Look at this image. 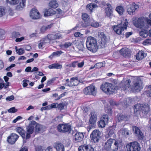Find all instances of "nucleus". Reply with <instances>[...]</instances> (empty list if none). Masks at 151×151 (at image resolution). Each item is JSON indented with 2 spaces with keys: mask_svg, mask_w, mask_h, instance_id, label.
<instances>
[{
  "mask_svg": "<svg viewBox=\"0 0 151 151\" xmlns=\"http://www.w3.org/2000/svg\"><path fill=\"white\" fill-rule=\"evenodd\" d=\"M36 131L37 132H41L44 130V127L40 124H37L36 125Z\"/></svg>",
  "mask_w": 151,
  "mask_h": 151,
  "instance_id": "nucleus-37",
  "label": "nucleus"
},
{
  "mask_svg": "<svg viewBox=\"0 0 151 151\" xmlns=\"http://www.w3.org/2000/svg\"><path fill=\"white\" fill-rule=\"evenodd\" d=\"M52 24H50L47 26L42 27L40 28V31L42 33L44 32L47 29L50 28L52 27Z\"/></svg>",
  "mask_w": 151,
  "mask_h": 151,
  "instance_id": "nucleus-39",
  "label": "nucleus"
},
{
  "mask_svg": "<svg viewBox=\"0 0 151 151\" xmlns=\"http://www.w3.org/2000/svg\"><path fill=\"white\" fill-rule=\"evenodd\" d=\"M74 36L76 37H83V34H81L79 32H77L74 34Z\"/></svg>",
  "mask_w": 151,
  "mask_h": 151,
  "instance_id": "nucleus-56",
  "label": "nucleus"
},
{
  "mask_svg": "<svg viewBox=\"0 0 151 151\" xmlns=\"http://www.w3.org/2000/svg\"><path fill=\"white\" fill-rule=\"evenodd\" d=\"M80 82V81L77 77L71 78L70 81L68 79H67V85L69 86H76Z\"/></svg>",
  "mask_w": 151,
  "mask_h": 151,
  "instance_id": "nucleus-15",
  "label": "nucleus"
},
{
  "mask_svg": "<svg viewBox=\"0 0 151 151\" xmlns=\"http://www.w3.org/2000/svg\"><path fill=\"white\" fill-rule=\"evenodd\" d=\"M56 12L54 10L51 9H46L45 10L44 15L45 17L52 16L56 14Z\"/></svg>",
  "mask_w": 151,
  "mask_h": 151,
  "instance_id": "nucleus-23",
  "label": "nucleus"
},
{
  "mask_svg": "<svg viewBox=\"0 0 151 151\" xmlns=\"http://www.w3.org/2000/svg\"><path fill=\"white\" fill-rule=\"evenodd\" d=\"M146 56L144 54L143 51H141L137 53L136 55V59L138 60H140L143 59Z\"/></svg>",
  "mask_w": 151,
  "mask_h": 151,
  "instance_id": "nucleus-34",
  "label": "nucleus"
},
{
  "mask_svg": "<svg viewBox=\"0 0 151 151\" xmlns=\"http://www.w3.org/2000/svg\"><path fill=\"white\" fill-rule=\"evenodd\" d=\"M30 17L34 19H37L40 17V15L38 10L35 9H32L30 12Z\"/></svg>",
  "mask_w": 151,
  "mask_h": 151,
  "instance_id": "nucleus-16",
  "label": "nucleus"
},
{
  "mask_svg": "<svg viewBox=\"0 0 151 151\" xmlns=\"http://www.w3.org/2000/svg\"><path fill=\"white\" fill-rule=\"evenodd\" d=\"M48 68L49 69H60L62 67L61 65L58 63H53L49 65Z\"/></svg>",
  "mask_w": 151,
  "mask_h": 151,
  "instance_id": "nucleus-36",
  "label": "nucleus"
},
{
  "mask_svg": "<svg viewBox=\"0 0 151 151\" xmlns=\"http://www.w3.org/2000/svg\"><path fill=\"white\" fill-rule=\"evenodd\" d=\"M118 121L119 122L127 121L129 120V116L119 114L118 115Z\"/></svg>",
  "mask_w": 151,
  "mask_h": 151,
  "instance_id": "nucleus-28",
  "label": "nucleus"
},
{
  "mask_svg": "<svg viewBox=\"0 0 151 151\" xmlns=\"http://www.w3.org/2000/svg\"><path fill=\"white\" fill-rule=\"evenodd\" d=\"M140 35L143 37H146L149 35V33L148 31L146 30H144L141 31L139 32Z\"/></svg>",
  "mask_w": 151,
  "mask_h": 151,
  "instance_id": "nucleus-40",
  "label": "nucleus"
},
{
  "mask_svg": "<svg viewBox=\"0 0 151 151\" xmlns=\"http://www.w3.org/2000/svg\"><path fill=\"white\" fill-rule=\"evenodd\" d=\"M148 90L146 91L147 95L148 96L151 97V85L148 87Z\"/></svg>",
  "mask_w": 151,
  "mask_h": 151,
  "instance_id": "nucleus-51",
  "label": "nucleus"
},
{
  "mask_svg": "<svg viewBox=\"0 0 151 151\" xmlns=\"http://www.w3.org/2000/svg\"><path fill=\"white\" fill-rule=\"evenodd\" d=\"M78 62L77 61H74L72 63L69 64V65H67V66L73 67H75L77 65H78Z\"/></svg>",
  "mask_w": 151,
  "mask_h": 151,
  "instance_id": "nucleus-52",
  "label": "nucleus"
},
{
  "mask_svg": "<svg viewBox=\"0 0 151 151\" xmlns=\"http://www.w3.org/2000/svg\"><path fill=\"white\" fill-rule=\"evenodd\" d=\"M120 54L123 56L128 58L131 55V52L129 49L127 48H123L120 51Z\"/></svg>",
  "mask_w": 151,
  "mask_h": 151,
  "instance_id": "nucleus-21",
  "label": "nucleus"
},
{
  "mask_svg": "<svg viewBox=\"0 0 151 151\" xmlns=\"http://www.w3.org/2000/svg\"><path fill=\"white\" fill-rule=\"evenodd\" d=\"M26 1V0H22L19 4L17 6L16 9L19 10L22 9L25 6Z\"/></svg>",
  "mask_w": 151,
  "mask_h": 151,
  "instance_id": "nucleus-35",
  "label": "nucleus"
},
{
  "mask_svg": "<svg viewBox=\"0 0 151 151\" xmlns=\"http://www.w3.org/2000/svg\"><path fill=\"white\" fill-rule=\"evenodd\" d=\"M83 92L86 95H92L93 96L96 95L95 87L93 85H91L85 88L83 90Z\"/></svg>",
  "mask_w": 151,
  "mask_h": 151,
  "instance_id": "nucleus-12",
  "label": "nucleus"
},
{
  "mask_svg": "<svg viewBox=\"0 0 151 151\" xmlns=\"http://www.w3.org/2000/svg\"><path fill=\"white\" fill-rule=\"evenodd\" d=\"M19 137V136L15 133H12L9 136L7 141L9 143L13 144H14Z\"/></svg>",
  "mask_w": 151,
  "mask_h": 151,
  "instance_id": "nucleus-18",
  "label": "nucleus"
},
{
  "mask_svg": "<svg viewBox=\"0 0 151 151\" xmlns=\"http://www.w3.org/2000/svg\"><path fill=\"white\" fill-rule=\"evenodd\" d=\"M17 111V110L14 107L11 108L8 110V112L10 113H14Z\"/></svg>",
  "mask_w": 151,
  "mask_h": 151,
  "instance_id": "nucleus-57",
  "label": "nucleus"
},
{
  "mask_svg": "<svg viewBox=\"0 0 151 151\" xmlns=\"http://www.w3.org/2000/svg\"><path fill=\"white\" fill-rule=\"evenodd\" d=\"M64 105L63 104L60 103L58 104V108L60 109V110L63 109L64 108Z\"/></svg>",
  "mask_w": 151,
  "mask_h": 151,
  "instance_id": "nucleus-63",
  "label": "nucleus"
},
{
  "mask_svg": "<svg viewBox=\"0 0 151 151\" xmlns=\"http://www.w3.org/2000/svg\"><path fill=\"white\" fill-rule=\"evenodd\" d=\"M98 36L99 38H100L98 41L99 44L101 47L103 48L105 46L106 43L109 41V38L103 32H99Z\"/></svg>",
  "mask_w": 151,
  "mask_h": 151,
  "instance_id": "nucleus-7",
  "label": "nucleus"
},
{
  "mask_svg": "<svg viewBox=\"0 0 151 151\" xmlns=\"http://www.w3.org/2000/svg\"><path fill=\"white\" fill-rule=\"evenodd\" d=\"M36 124V122L32 121L30 122L29 125L27 127L26 135L25 137L26 139H29L30 137V135L32 134L34 129V126Z\"/></svg>",
  "mask_w": 151,
  "mask_h": 151,
  "instance_id": "nucleus-9",
  "label": "nucleus"
},
{
  "mask_svg": "<svg viewBox=\"0 0 151 151\" xmlns=\"http://www.w3.org/2000/svg\"><path fill=\"white\" fill-rule=\"evenodd\" d=\"M16 131L21 135L23 139L25 138V131L23 128L21 127H17L16 129Z\"/></svg>",
  "mask_w": 151,
  "mask_h": 151,
  "instance_id": "nucleus-29",
  "label": "nucleus"
},
{
  "mask_svg": "<svg viewBox=\"0 0 151 151\" xmlns=\"http://www.w3.org/2000/svg\"><path fill=\"white\" fill-rule=\"evenodd\" d=\"M74 133V132L71 124H67V135L69 137H72Z\"/></svg>",
  "mask_w": 151,
  "mask_h": 151,
  "instance_id": "nucleus-25",
  "label": "nucleus"
},
{
  "mask_svg": "<svg viewBox=\"0 0 151 151\" xmlns=\"http://www.w3.org/2000/svg\"><path fill=\"white\" fill-rule=\"evenodd\" d=\"M79 151H93V148L89 145H84L80 146L78 147Z\"/></svg>",
  "mask_w": 151,
  "mask_h": 151,
  "instance_id": "nucleus-20",
  "label": "nucleus"
},
{
  "mask_svg": "<svg viewBox=\"0 0 151 151\" xmlns=\"http://www.w3.org/2000/svg\"><path fill=\"white\" fill-rule=\"evenodd\" d=\"M127 148L129 151H139L140 149V144L137 142L130 143L127 145Z\"/></svg>",
  "mask_w": 151,
  "mask_h": 151,
  "instance_id": "nucleus-8",
  "label": "nucleus"
},
{
  "mask_svg": "<svg viewBox=\"0 0 151 151\" xmlns=\"http://www.w3.org/2000/svg\"><path fill=\"white\" fill-rule=\"evenodd\" d=\"M6 1L11 5H15L19 2V0H6Z\"/></svg>",
  "mask_w": 151,
  "mask_h": 151,
  "instance_id": "nucleus-45",
  "label": "nucleus"
},
{
  "mask_svg": "<svg viewBox=\"0 0 151 151\" xmlns=\"http://www.w3.org/2000/svg\"><path fill=\"white\" fill-rule=\"evenodd\" d=\"M106 5L107 7H105V13L106 16L110 19L113 15V9L111 5L109 3H107Z\"/></svg>",
  "mask_w": 151,
  "mask_h": 151,
  "instance_id": "nucleus-14",
  "label": "nucleus"
},
{
  "mask_svg": "<svg viewBox=\"0 0 151 151\" xmlns=\"http://www.w3.org/2000/svg\"><path fill=\"white\" fill-rule=\"evenodd\" d=\"M128 25V22L126 21L123 24H120L116 26H113V29L117 34L122 35V33H123L122 32L124 30L126 29Z\"/></svg>",
  "mask_w": 151,
  "mask_h": 151,
  "instance_id": "nucleus-6",
  "label": "nucleus"
},
{
  "mask_svg": "<svg viewBox=\"0 0 151 151\" xmlns=\"http://www.w3.org/2000/svg\"><path fill=\"white\" fill-rule=\"evenodd\" d=\"M98 6L96 4L93 3H91L88 4L86 6L87 9L91 13L92 12V9L94 8L97 7Z\"/></svg>",
  "mask_w": 151,
  "mask_h": 151,
  "instance_id": "nucleus-33",
  "label": "nucleus"
},
{
  "mask_svg": "<svg viewBox=\"0 0 151 151\" xmlns=\"http://www.w3.org/2000/svg\"><path fill=\"white\" fill-rule=\"evenodd\" d=\"M63 53L61 50H59L56 52H53L50 56H49V58L50 59H52L54 57H58Z\"/></svg>",
  "mask_w": 151,
  "mask_h": 151,
  "instance_id": "nucleus-31",
  "label": "nucleus"
},
{
  "mask_svg": "<svg viewBox=\"0 0 151 151\" xmlns=\"http://www.w3.org/2000/svg\"><path fill=\"white\" fill-rule=\"evenodd\" d=\"M118 143L115 140L110 139L105 142L104 149L106 151H115L118 149Z\"/></svg>",
  "mask_w": 151,
  "mask_h": 151,
  "instance_id": "nucleus-4",
  "label": "nucleus"
},
{
  "mask_svg": "<svg viewBox=\"0 0 151 151\" xmlns=\"http://www.w3.org/2000/svg\"><path fill=\"white\" fill-rule=\"evenodd\" d=\"M142 88V81L139 79L134 81L133 85L131 87L132 91L135 92H139Z\"/></svg>",
  "mask_w": 151,
  "mask_h": 151,
  "instance_id": "nucleus-10",
  "label": "nucleus"
},
{
  "mask_svg": "<svg viewBox=\"0 0 151 151\" xmlns=\"http://www.w3.org/2000/svg\"><path fill=\"white\" fill-rule=\"evenodd\" d=\"M101 135V133L99 130L96 129L93 130L90 135L92 142H97L100 139Z\"/></svg>",
  "mask_w": 151,
  "mask_h": 151,
  "instance_id": "nucleus-11",
  "label": "nucleus"
},
{
  "mask_svg": "<svg viewBox=\"0 0 151 151\" xmlns=\"http://www.w3.org/2000/svg\"><path fill=\"white\" fill-rule=\"evenodd\" d=\"M144 43H145V45L146 44L151 45V39H148L145 40Z\"/></svg>",
  "mask_w": 151,
  "mask_h": 151,
  "instance_id": "nucleus-60",
  "label": "nucleus"
},
{
  "mask_svg": "<svg viewBox=\"0 0 151 151\" xmlns=\"http://www.w3.org/2000/svg\"><path fill=\"white\" fill-rule=\"evenodd\" d=\"M120 132L123 136L128 135L129 134L128 130L126 129H122L120 130Z\"/></svg>",
  "mask_w": 151,
  "mask_h": 151,
  "instance_id": "nucleus-44",
  "label": "nucleus"
},
{
  "mask_svg": "<svg viewBox=\"0 0 151 151\" xmlns=\"http://www.w3.org/2000/svg\"><path fill=\"white\" fill-rule=\"evenodd\" d=\"M22 119V117L20 116H18L15 119H14L13 121V123H15L18 120L21 119Z\"/></svg>",
  "mask_w": 151,
  "mask_h": 151,
  "instance_id": "nucleus-61",
  "label": "nucleus"
},
{
  "mask_svg": "<svg viewBox=\"0 0 151 151\" xmlns=\"http://www.w3.org/2000/svg\"><path fill=\"white\" fill-rule=\"evenodd\" d=\"M14 96H8L6 98V100L7 101H10L14 100Z\"/></svg>",
  "mask_w": 151,
  "mask_h": 151,
  "instance_id": "nucleus-59",
  "label": "nucleus"
},
{
  "mask_svg": "<svg viewBox=\"0 0 151 151\" xmlns=\"http://www.w3.org/2000/svg\"><path fill=\"white\" fill-rule=\"evenodd\" d=\"M55 147L58 151H64L65 148L63 145L59 142H57L55 144Z\"/></svg>",
  "mask_w": 151,
  "mask_h": 151,
  "instance_id": "nucleus-27",
  "label": "nucleus"
},
{
  "mask_svg": "<svg viewBox=\"0 0 151 151\" xmlns=\"http://www.w3.org/2000/svg\"><path fill=\"white\" fill-rule=\"evenodd\" d=\"M101 119L107 123L109 120V116L107 114L104 115L102 116Z\"/></svg>",
  "mask_w": 151,
  "mask_h": 151,
  "instance_id": "nucleus-49",
  "label": "nucleus"
},
{
  "mask_svg": "<svg viewBox=\"0 0 151 151\" xmlns=\"http://www.w3.org/2000/svg\"><path fill=\"white\" fill-rule=\"evenodd\" d=\"M94 22V21L92 19H90V21L88 24V26L91 25L95 27H98L99 26V23L97 22Z\"/></svg>",
  "mask_w": 151,
  "mask_h": 151,
  "instance_id": "nucleus-38",
  "label": "nucleus"
},
{
  "mask_svg": "<svg viewBox=\"0 0 151 151\" xmlns=\"http://www.w3.org/2000/svg\"><path fill=\"white\" fill-rule=\"evenodd\" d=\"M109 103L111 105H115L116 106H117V104L116 103L115 101L113 100H111L109 101Z\"/></svg>",
  "mask_w": 151,
  "mask_h": 151,
  "instance_id": "nucleus-64",
  "label": "nucleus"
},
{
  "mask_svg": "<svg viewBox=\"0 0 151 151\" xmlns=\"http://www.w3.org/2000/svg\"><path fill=\"white\" fill-rule=\"evenodd\" d=\"M6 12L5 8L2 6H0V17L5 15Z\"/></svg>",
  "mask_w": 151,
  "mask_h": 151,
  "instance_id": "nucleus-42",
  "label": "nucleus"
},
{
  "mask_svg": "<svg viewBox=\"0 0 151 151\" xmlns=\"http://www.w3.org/2000/svg\"><path fill=\"white\" fill-rule=\"evenodd\" d=\"M144 25V22L143 19L138 18L137 21L134 23V25L137 27L142 28Z\"/></svg>",
  "mask_w": 151,
  "mask_h": 151,
  "instance_id": "nucleus-26",
  "label": "nucleus"
},
{
  "mask_svg": "<svg viewBox=\"0 0 151 151\" xmlns=\"http://www.w3.org/2000/svg\"><path fill=\"white\" fill-rule=\"evenodd\" d=\"M139 8L138 6L135 3L129 4L127 6L126 9L128 14L131 15L135 14V11Z\"/></svg>",
  "mask_w": 151,
  "mask_h": 151,
  "instance_id": "nucleus-13",
  "label": "nucleus"
},
{
  "mask_svg": "<svg viewBox=\"0 0 151 151\" xmlns=\"http://www.w3.org/2000/svg\"><path fill=\"white\" fill-rule=\"evenodd\" d=\"M105 65L104 63L101 62V63H97L95 65L94 67L95 68H100L101 67L104 66Z\"/></svg>",
  "mask_w": 151,
  "mask_h": 151,
  "instance_id": "nucleus-50",
  "label": "nucleus"
},
{
  "mask_svg": "<svg viewBox=\"0 0 151 151\" xmlns=\"http://www.w3.org/2000/svg\"><path fill=\"white\" fill-rule=\"evenodd\" d=\"M75 44H76V45L77 46V47L79 50L83 51V50L84 47L82 43H79V42H77Z\"/></svg>",
  "mask_w": 151,
  "mask_h": 151,
  "instance_id": "nucleus-41",
  "label": "nucleus"
},
{
  "mask_svg": "<svg viewBox=\"0 0 151 151\" xmlns=\"http://www.w3.org/2000/svg\"><path fill=\"white\" fill-rule=\"evenodd\" d=\"M101 89L107 94H113L115 92V88L111 83L105 82L101 86Z\"/></svg>",
  "mask_w": 151,
  "mask_h": 151,
  "instance_id": "nucleus-5",
  "label": "nucleus"
},
{
  "mask_svg": "<svg viewBox=\"0 0 151 151\" xmlns=\"http://www.w3.org/2000/svg\"><path fill=\"white\" fill-rule=\"evenodd\" d=\"M12 37H18L20 36V33L18 32H14L12 33Z\"/></svg>",
  "mask_w": 151,
  "mask_h": 151,
  "instance_id": "nucleus-53",
  "label": "nucleus"
},
{
  "mask_svg": "<svg viewBox=\"0 0 151 151\" xmlns=\"http://www.w3.org/2000/svg\"><path fill=\"white\" fill-rule=\"evenodd\" d=\"M82 17L85 24V25H84V24H82V26L84 27H86L88 26V24L90 21L89 17L86 14L84 13L82 14Z\"/></svg>",
  "mask_w": 151,
  "mask_h": 151,
  "instance_id": "nucleus-22",
  "label": "nucleus"
},
{
  "mask_svg": "<svg viewBox=\"0 0 151 151\" xmlns=\"http://www.w3.org/2000/svg\"><path fill=\"white\" fill-rule=\"evenodd\" d=\"M74 139L76 142L82 141L84 137L83 133L81 132H77L74 136Z\"/></svg>",
  "mask_w": 151,
  "mask_h": 151,
  "instance_id": "nucleus-19",
  "label": "nucleus"
},
{
  "mask_svg": "<svg viewBox=\"0 0 151 151\" xmlns=\"http://www.w3.org/2000/svg\"><path fill=\"white\" fill-rule=\"evenodd\" d=\"M58 130L60 132H64L66 131V125L65 124H59L57 127Z\"/></svg>",
  "mask_w": 151,
  "mask_h": 151,
  "instance_id": "nucleus-30",
  "label": "nucleus"
},
{
  "mask_svg": "<svg viewBox=\"0 0 151 151\" xmlns=\"http://www.w3.org/2000/svg\"><path fill=\"white\" fill-rule=\"evenodd\" d=\"M132 128L133 130L134 131L135 134L138 137L139 139L140 140H142L144 137L143 134L139 128L135 126H133Z\"/></svg>",
  "mask_w": 151,
  "mask_h": 151,
  "instance_id": "nucleus-17",
  "label": "nucleus"
},
{
  "mask_svg": "<svg viewBox=\"0 0 151 151\" xmlns=\"http://www.w3.org/2000/svg\"><path fill=\"white\" fill-rule=\"evenodd\" d=\"M86 45L87 49L93 53L97 52L98 49L96 39L91 36L87 37Z\"/></svg>",
  "mask_w": 151,
  "mask_h": 151,
  "instance_id": "nucleus-3",
  "label": "nucleus"
},
{
  "mask_svg": "<svg viewBox=\"0 0 151 151\" xmlns=\"http://www.w3.org/2000/svg\"><path fill=\"white\" fill-rule=\"evenodd\" d=\"M73 45V43L68 42H67V48H68L70 46H72L71 47V50H74V47L72 46Z\"/></svg>",
  "mask_w": 151,
  "mask_h": 151,
  "instance_id": "nucleus-54",
  "label": "nucleus"
},
{
  "mask_svg": "<svg viewBox=\"0 0 151 151\" xmlns=\"http://www.w3.org/2000/svg\"><path fill=\"white\" fill-rule=\"evenodd\" d=\"M24 39V37H21L20 38H17L15 40V41L17 42H20L23 40Z\"/></svg>",
  "mask_w": 151,
  "mask_h": 151,
  "instance_id": "nucleus-58",
  "label": "nucleus"
},
{
  "mask_svg": "<svg viewBox=\"0 0 151 151\" xmlns=\"http://www.w3.org/2000/svg\"><path fill=\"white\" fill-rule=\"evenodd\" d=\"M106 122H105L104 121L101 119L98 122V126L99 127L103 128L105 127Z\"/></svg>",
  "mask_w": 151,
  "mask_h": 151,
  "instance_id": "nucleus-47",
  "label": "nucleus"
},
{
  "mask_svg": "<svg viewBox=\"0 0 151 151\" xmlns=\"http://www.w3.org/2000/svg\"><path fill=\"white\" fill-rule=\"evenodd\" d=\"M49 6L51 8L55 9L58 6V4L56 0H52L49 3Z\"/></svg>",
  "mask_w": 151,
  "mask_h": 151,
  "instance_id": "nucleus-32",
  "label": "nucleus"
},
{
  "mask_svg": "<svg viewBox=\"0 0 151 151\" xmlns=\"http://www.w3.org/2000/svg\"><path fill=\"white\" fill-rule=\"evenodd\" d=\"M127 82L126 83H127V84L125 85V86H123L122 88V89L123 90H126L129 88L130 83L131 82V81L129 79L127 80Z\"/></svg>",
  "mask_w": 151,
  "mask_h": 151,
  "instance_id": "nucleus-48",
  "label": "nucleus"
},
{
  "mask_svg": "<svg viewBox=\"0 0 151 151\" xmlns=\"http://www.w3.org/2000/svg\"><path fill=\"white\" fill-rule=\"evenodd\" d=\"M16 51L19 55H22L24 52V50L22 48L17 49V47H15Z\"/></svg>",
  "mask_w": 151,
  "mask_h": 151,
  "instance_id": "nucleus-46",
  "label": "nucleus"
},
{
  "mask_svg": "<svg viewBox=\"0 0 151 151\" xmlns=\"http://www.w3.org/2000/svg\"><path fill=\"white\" fill-rule=\"evenodd\" d=\"M36 151H42L43 149L41 146L37 147L35 148Z\"/></svg>",
  "mask_w": 151,
  "mask_h": 151,
  "instance_id": "nucleus-62",
  "label": "nucleus"
},
{
  "mask_svg": "<svg viewBox=\"0 0 151 151\" xmlns=\"http://www.w3.org/2000/svg\"><path fill=\"white\" fill-rule=\"evenodd\" d=\"M61 38L62 35L60 33H58L55 35H48L47 37L42 38L38 42V48L40 49H42L45 46L48 45L51 40Z\"/></svg>",
  "mask_w": 151,
  "mask_h": 151,
  "instance_id": "nucleus-1",
  "label": "nucleus"
},
{
  "mask_svg": "<svg viewBox=\"0 0 151 151\" xmlns=\"http://www.w3.org/2000/svg\"><path fill=\"white\" fill-rule=\"evenodd\" d=\"M114 130L113 129H110L109 130L108 135L109 137H111L114 133Z\"/></svg>",
  "mask_w": 151,
  "mask_h": 151,
  "instance_id": "nucleus-55",
  "label": "nucleus"
},
{
  "mask_svg": "<svg viewBox=\"0 0 151 151\" xmlns=\"http://www.w3.org/2000/svg\"><path fill=\"white\" fill-rule=\"evenodd\" d=\"M91 116L89 119V122L90 124H94L96 123L97 120V116L95 112H91L90 114Z\"/></svg>",
  "mask_w": 151,
  "mask_h": 151,
  "instance_id": "nucleus-24",
  "label": "nucleus"
},
{
  "mask_svg": "<svg viewBox=\"0 0 151 151\" xmlns=\"http://www.w3.org/2000/svg\"><path fill=\"white\" fill-rule=\"evenodd\" d=\"M116 10L119 14L120 15L122 14L124 12L123 8L121 6H119L117 7Z\"/></svg>",
  "mask_w": 151,
  "mask_h": 151,
  "instance_id": "nucleus-43",
  "label": "nucleus"
},
{
  "mask_svg": "<svg viewBox=\"0 0 151 151\" xmlns=\"http://www.w3.org/2000/svg\"><path fill=\"white\" fill-rule=\"evenodd\" d=\"M134 112L139 111V113L143 116H146L150 112V107L147 104H137L134 106Z\"/></svg>",
  "mask_w": 151,
  "mask_h": 151,
  "instance_id": "nucleus-2",
  "label": "nucleus"
}]
</instances>
